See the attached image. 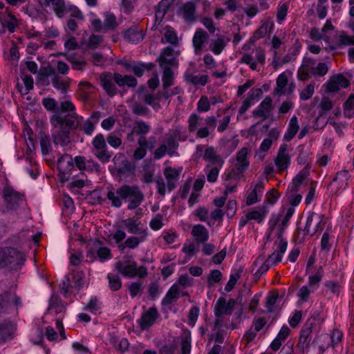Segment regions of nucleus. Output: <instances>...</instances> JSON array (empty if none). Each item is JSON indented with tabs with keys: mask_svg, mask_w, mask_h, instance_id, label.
Returning <instances> with one entry per match:
<instances>
[{
	"mask_svg": "<svg viewBox=\"0 0 354 354\" xmlns=\"http://www.w3.org/2000/svg\"><path fill=\"white\" fill-rule=\"evenodd\" d=\"M79 117L76 113L62 117L55 114L50 118L53 126L52 138L55 145L65 147L71 143V130L79 127Z\"/></svg>",
	"mask_w": 354,
	"mask_h": 354,
	"instance_id": "f257e3e1",
	"label": "nucleus"
},
{
	"mask_svg": "<svg viewBox=\"0 0 354 354\" xmlns=\"http://www.w3.org/2000/svg\"><path fill=\"white\" fill-rule=\"evenodd\" d=\"M121 227L129 234H134L128 237L123 243L118 245V249L123 251L126 248L133 250L141 243L147 241L149 231L147 227L133 218H128L121 221Z\"/></svg>",
	"mask_w": 354,
	"mask_h": 354,
	"instance_id": "f03ea898",
	"label": "nucleus"
},
{
	"mask_svg": "<svg viewBox=\"0 0 354 354\" xmlns=\"http://www.w3.org/2000/svg\"><path fill=\"white\" fill-rule=\"evenodd\" d=\"M203 118L196 113H192L188 118V131L189 133H195L196 138H206L210 135V129L214 130L216 126V118L211 115L206 117L205 125L201 127Z\"/></svg>",
	"mask_w": 354,
	"mask_h": 354,
	"instance_id": "7ed1b4c3",
	"label": "nucleus"
},
{
	"mask_svg": "<svg viewBox=\"0 0 354 354\" xmlns=\"http://www.w3.org/2000/svg\"><path fill=\"white\" fill-rule=\"evenodd\" d=\"M115 270L123 277L134 279H144L148 274L147 268L144 266H138L137 262L132 256H124L115 263Z\"/></svg>",
	"mask_w": 354,
	"mask_h": 354,
	"instance_id": "20e7f679",
	"label": "nucleus"
},
{
	"mask_svg": "<svg viewBox=\"0 0 354 354\" xmlns=\"http://www.w3.org/2000/svg\"><path fill=\"white\" fill-rule=\"evenodd\" d=\"M25 258L22 252L14 248H0V269L8 267L17 269L24 263Z\"/></svg>",
	"mask_w": 354,
	"mask_h": 354,
	"instance_id": "39448f33",
	"label": "nucleus"
},
{
	"mask_svg": "<svg viewBox=\"0 0 354 354\" xmlns=\"http://www.w3.org/2000/svg\"><path fill=\"white\" fill-rule=\"evenodd\" d=\"M180 171L172 167H167L164 171L167 183L162 177H158L156 180L157 189L158 194L164 196L166 194V190L171 192L176 187V183L180 178Z\"/></svg>",
	"mask_w": 354,
	"mask_h": 354,
	"instance_id": "423d86ee",
	"label": "nucleus"
},
{
	"mask_svg": "<svg viewBox=\"0 0 354 354\" xmlns=\"http://www.w3.org/2000/svg\"><path fill=\"white\" fill-rule=\"evenodd\" d=\"M248 149L246 147L241 148L236 153V163L230 171L225 174V180L231 179L238 180L240 176L248 169L250 162L248 159Z\"/></svg>",
	"mask_w": 354,
	"mask_h": 354,
	"instance_id": "0eeeda50",
	"label": "nucleus"
},
{
	"mask_svg": "<svg viewBox=\"0 0 354 354\" xmlns=\"http://www.w3.org/2000/svg\"><path fill=\"white\" fill-rule=\"evenodd\" d=\"M178 133V131H174L166 135L165 142L160 145L154 152V158L156 159H160L166 154L172 156L176 153L179 147L178 142L177 141Z\"/></svg>",
	"mask_w": 354,
	"mask_h": 354,
	"instance_id": "6e6552de",
	"label": "nucleus"
},
{
	"mask_svg": "<svg viewBox=\"0 0 354 354\" xmlns=\"http://www.w3.org/2000/svg\"><path fill=\"white\" fill-rule=\"evenodd\" d=\"M327 222V218L323 214L311 212L307 218L305 232L306 235L313 236L317 232H322Z\"/></svg>",
	"mask_w": 354,
	"mask_h": 354,
	"instance_id": "1a4fd4ad",
	"label": "nucleus"
},
{
	"mask_svg": "<svg viewBox=\"0 0 354 354\" xmlns=\"http://www.w3.org/2000/svg\"><path fill=\"white\" fill-rule=\"evenodd\" d=\"M92 145L93 153L98 160L104 163L110 160L111 154L107 150L106 140L102 134L99 133L95 136Z\"/></svg>",
	"mask_w": 354,
	"mask_h": 354,
	"instance_id": "9d476101",
	"label": "nucleus"
},
{
	"mask_svg": "<svg viewBox=\"0 0 354 354\" xmlns=\"http://www.w3.org/2000/svg\"><path fill=\"white\" fill-rule=\"evenodd\" d=\"M342 338L343 333L338 329H334L330 335H322L319 339L324 343L319 347L322 353L330 347L335 348L341 344Z\"/></svg>",
	"mask_w": 354,
	"mask_h": 354,
	"instance_id": "9b49d317",
	"label": "nucleus"
},
{
	"mask_svg": "<svg viewBox=\"0 0 354 354\" xmlns=\"http://www.w3.org/2000/svg\"><path fill=\"white\" fill-rule=\"evenodd\" d=\"M126 195L129 209H135L144 200V194L137 185H126Z\"/></svg>",
	"mask_w": 354,
	"mask_h": 354,
	"instance_id": "f8f14e48",
	"label": "nucleus"
},
{
	"mask_svg": "<svg viewBox=\"0 0 354 354\" xmlns=\"http://www.w3.org/2000/svg\"><path fill=\"white\" fill-rule=\"evenodd\" d=\"M315 319L313 318L308 319L301 330L297 347L299 348L303 351L308 349L310 346L312 339V328L315 324Z\"/></svg>",
	"mask_w": 354,
	"mask_h": 354,
	"instance_id": "ddd939ff",
	"label": "nucleus"
},
{
	"mask_svg": "<svg viewBox=\"0 0 354 354\" xmlns=\"http://www.w3.org/2000/svg\"><path fill=\"white\" fill-rule=\"evenodd\" d=\"M3 192L7 206L11 209H16L24 201V196L10 187H6Z\"/></svg>",
	"mask_w": 354,
	"mask_h": 354,
	"instance_id": "4468645a",
	"label": "nucleus"
},
{
	"mask_svg": "<svg viewBox=\"0 0 354 354\" xmlns=\"http://www.w3.org/2000/svg\"><path fill=\"white\" fill-rule=\"evenodd\" d=\"M236 304L234 299H230L228 301L224 297H219L214 306V315L216 317H220L224 315H231Z\"/></svg>",
	"mask_w": 354,
	"mask_h": 354,
	"instance_id": "2eb2a0df",
	"label": "nucleus"
},
{
	"mask_svg": "<svg viewBox=\"0 0 354 354\" xmlns=\"http://www.w3.org/2000/svg\"><path fill=\"white\" fill-rule=\"evenodd\" d=\"M19 23L17 18L7 10L0 12V32L4 33L8 29L14 32Z\"/></svg>",
	"mask_w": 354,
	"mask_h": 354,
	"instance_id": "dca6fc26",
	"label": "nucleus"
},
{
	"mask_svg": "<svg viewBox=\"0 0 354 354\" xmlns=\"http://www.w3.org/2000/svg\"><path fill=\"white\" fill-rule=\"evenodd\" d=\"M106 197L111 201L112 206L120 207L122 204V201L127 200L126 185L118 189L108 188Z\"/></svg>",
	"mask_w": 354,
	"mask_h": 354,
	"instance_id": "f3484780",
	"label": "nucleus"
},
{
	"mask_svg": "<svg viewBox=\"0 0 354 354\" xmlns=\"http://www.w3.org/2000/svg\"><path fill=\"white\" fill-rule=\"evenodd\" d=\"M287 245L288 243L285 239H277L274 244V251L267 259L268 263H270L272 266H274L280 262L282 259V254L286 251Z\"/></svg>",
	"mask_w": 354,
	"mask_h": 354,
	"instance_id": "a211bd4d",
	"label": "nucleus"
},
{
	"mask_svg": "<svg viewBox=\"0 0 354 354\" xmlns=\"http://www.w3.org/2000/svg\"><path fill=\"white\" fill-rule=\"evenodd\" d=\"M274 162L279 171H282L288 169L290 164V156L288 153L287 144H282L280 146Z\"/></svg>",
	"mask_w": 354,
	"mask_h": 354,
	"instance_id": "6ab92c4d",
	"label": "nucleus"
},
{
	"mask_svg": "<svg viewBox=\"0 0 354 354\" xmlns=\"http://www.w3.org/2000/svg\"><path fill=\"white\" fill-rule=\"evenodd\" d=\"M350 82L342 74H337L331 77L326 84V92H337L341 88H347Z\"/></svg>",
	"mask_w": 354,
	"mask_h": 354,
	"instance_id": "aec40b11",
	"label": "nucleus"
},
{
	"mask_svg": "<svg viewBox=\"0 0 354 354\" xmlns=\"http://www.w3.org/2000/svg\"><path fill=\"white\" fill-rule=\"evenodd\" d=\"M158 316V310L154 307L149 308L142 313L138 320L140 328L142 330L149 328L156 322Z\"/></svg>",
	"mask_w": 354,
	"mask_h": 354,
	"instance_id": "412c9836",
	"label": "nucleus"
},
{
	"mask_svg": "<svg viewBox=\"0 0 354 354\" xmlns=\"http://www.w3.org/2000/svg\"><path fill=\"white\" fill-rule=\"evenodd\" d=\"M145 34L138 25L133 24L124 32V39L131 44H138L142 41Z\"/></svg>",
	"mask_w": 354,
	"mask_h": 354,
	"instance_id": "4be33fe9",
	"label": "nucleus"
},
{
	"mask_svg": "<svg viewBox=\"0 0 354 354\" xmlns=\"http://www.w3.org/2000/svg\"><path fill=\"white\" fill-rule=\"evenodd\" d=\"M174 50L171 46H167L162 49L160 54L158 61L160 67L169 66H177L178 60L174 54Z\"/></svg>",
	"mask_w": 354,
	"mask_h": 354,
	"instance_id": "5701e85b",
	"label": "nucleus"
},
{
	"mask_svg": "<svg viewBox=\"0 0 354 354\" xmlns=\"http://www.w3.org/2000/svg\"><path fill=\"white\" fill-rule=\"evenodd\" d=\"M74 163L72 156L69 154L62 155L57 160V169L60 174L63 175V178L67 179L68 175L73 168Z\"/></svg>",
	"mask_w": 354,
	"mask_h": 354,
	"instance_id": "b1692460",
	"label": "nucleus"
},
{
	"mask_svg": "<svg viewBox=\"0 0 354 354\" xmlns=\"http://www.w3.org/2000/svg\"><path fill=\"white\" fill-rule=\"evenodd\" d=\"M102 86L109 96H113L117 93V88L114 84L113 75L111 73H104L100 76Z\"/></svg>",
	"mask_w": 354,
	"mask_h": 354,
	"instance_id": "393cba45",
	"label": "nucleus"
},
{
	"mask_svg": "<svg viewBox=\"0 0 354 354\" xmlns=\"http://www.w3.org/2000/svg\"><path fill=\"white\" fill-rule=\"evenodd\" d=\"M203 158L205 161L209 162L213 165L219 166V167H222L224 162L223 159L218 154L214 147L211 146L206 147L203 155Z\"/></svg>",
	"mask_w": 354,
	"mask_h": 354,
	"instance_id": "a878e982",
	"label": "nucleus"
},
{
	"mask_svg": "<svg viewBox=\"0 0 354 354\" xmlns=\"http://www.w3.org/2000/svg\"><path fill=\"white\" fill-rule=\"evenodd\" d=\"M208 39V34L205 30L201 28H198L196 30L192 39V43L196 54L201 53L203 46L207 42Z\"/></svg>",
	"mask_w": 354,
	"mask_h": 354,
	"instance_id": "bb28decb",
	"label": "nucleus"
},
{
	"mask_svg": "<svg viewBox=\"0 0 354 354\" xmlns=\"http://www.w3.org/2000/svg\"><path fill=\"white\" fill-rule=\"evenodd\" d=\"M11 304L17 307L21 306V302L20 297L11 291H6L3 294L0 295L1 308L6 307Z\"/></svg>",
	"mask_w": 354,
	"mask_h": 354,
	"instance_id": "cd10ccee",
	"label": "nucleus"
},
{
	"mask_svg": "<svg viewBox=\"0 0 354 354\" xmlns=\"http://www.w3.org/2000/svg\"><path fill=\"white\" fill-rule=\"evenodd\" d=\"M40 4L45 6H51L59 17H62L67 11L64 0H42Z\"/></svg>",
	"mask_w": 354,
	"mask_h": 354,
	"instance_id": "c85d7f7f",
	"label": "nucleus"
},
{
	"mask_svg": "<svg viewBox=\"0 0 354 354\" xmlns=\"http://www.w3.org/2000/svg\"><path fill=\"white\" fill-rule=\"evenodd\" d=\"M186 292H183L180 289L179 286L176 284L173 285L169 290L167 291L166 295L162 300V306H169L173 303V301L180 297V295H185Z\"/></svg>",
	"mask_w": 354,
	"mask_h": 354,
	"instance_id": "c756f323",
	"label": "nucleus"
},
{
	"mask_svg": "<svg viewBox=\"0 0 354 354\" xmlns=\"http://www.w3.org/2000/svg\"><path fill=\"white\" fill-rule=\"evenodd\" d=\"M151 130V127L149 124L143 120H137L134 122V126L131 132L127 136V140L132 141L133 139L132 136L136 134L138 136H145Z\"/></svg>",
	"mask_w": 354,
	"mask_h": 354,
	"instance_id": "7c9ffc66",
	"label": "nucleus"
},
{
	"mask_svg": "<svg viewBox=\"0 0 354 354\" xmlns=\"http://www.w3.org/2000/svg\"><path fill=\"white\" fill-rule=\"evenodd\" d=\"M192 234L198 243H205L209 238L208 230L205 226L198 224L193 226Z\"/></svg>",
	"mask_w": 354,
	"mask_h": 354,
	"instance_id": "2f4dec72",
	"label": "nucleus"
},
{
	"mask_svg": "<svg viewBox=\"0 0 354 354\" xmlns=\"http://www.w3.org/2000/svg\"><path fill=\"white\" fill-rule=\"evenodd\" d=\"M309 174L308 169L306 168L301 170L298 174L293 178L291 183L288 187V190L290 193H295L299 190V187Z\"/></svg>",
	"mask_w": 354,
	"mask_h": 354,
	"instance_id": "473e14b6",
	"label": "nucleus"
},
{
	"mask_svg": "<svg viewBox=\"0 0 354 354\" xmlns=\"http://www.w3.org/2000/svg\"><path fill=\"white\" fill-rule=\"evenodd\" d=\"M114 82L119 86H127L128 87L134 88L136 86L137 80L131 75L122 76L120 73H115L113 74Z\"/></svg>",
	"mask_w": 354,
	"mask_h": 354,
	"instance_id": "72a5a7b5",
	"label": "nucleus"
},
{
	"mask_svg": "<svg viewBox=\"0 0 354 354\" xmlns=\"http://www.w3.org/2000/svg\"><path fill=\"white\" fill-rule=\"evenodd\" d=\"M183 19L187 22L196 20V6L193 2L185 3L180 8Z\"/></svg>",
	"mask_w": 354,
	"mask_h": 354,
	"instance_id": "f704fd0d",
	"label": "nucleus"
},
{
	"mask_svg": "<svg viewBox=\"0 0 354 354\" xmlns=\"http://www.w3.org/2000/svg\"><path fill=\"white\" fill-rule=\"evenodd\" d=\"M268 208L266 205H262L258 207L256 209L249 211L247 214L249 217L250 221L254 220L259 223H261L266 218L268 214Z\"/></svg>",
	"mask_w": 354,
	"mask_h": 354,
	"instance_id": "c9c22d12",
	"label": "nucleus"
},
{
	"mask_svg": "<svg viewBox=\"0 0 354 354\" xmlns=\"http://www.w3.org/2000/svg\"><path fill=\"white\" fill-rule=\"evenodd\" d=\"M185 77L187 82L193 85L205 86L209 80V76L207 75H196L189 70L185 72Z\"/></svg>",
	"mask_w": 354,
	"mask_h": 354,
	"instance_id": "e433bc0d",
	"label": "nucleus"
},
{
	"mask_svg": "<svg viewBox=\"0 0 354 354\" xmlns=\"http://www.w3.org/2000/svg\"><path fill=\"white\" fill-rule=\"evenodd\" d=\"M230 39L225 40L223 36H218L216 39L212 41L209 46V50L213 52L214 55H218L225 48L227 41Z\"/></svg>",
	"mask_w": 354,
	"mask_h": 354,
	"instance_id": "4c0bfd02",
	"label": "nucleus"
},
{
	"mask_svg": "<svg viewBox=\"0 0 354 354\" xmlns=\"http://www.w3.org/2000/svg\"><path fill=\"white\" fill-rule=\"evenodd\" d=\"M97 122L98 117L97 116V113H94L89 118L83 122L80 127V129L83 131L86 135L91 136L93 133L95 129V126Z\"/></svg>",
	"mask_w": 354,
	"mask_h": 354,
	"instance_id": "58836bf2",
	"label": "nucleus"
},
{
	"mask_svg": "<svg viewBox=\"0 0 354 354\" xmlns=\"http://www.w3.org/2000/svg\"><path fill=\"white\" fill-rule=\"evenodd\" d=\"M288 77L282 73L277 79V86L274 90L275 95L281 96L286 94V87L288 84Z\"/></svg>",
	"mask_w": 354,
	"mask_h": 354,
	"instance_id": "ea45409f",
	"label": "nucleus"
},
{
	"mask_svg": "<svg viewBox=\"0 0 354 354\" xmlns=\"http://www.w3.org/2000/svg\"><path fill=\"white\" fill-rule=\"evenodd\" d=\"M66 57V59L72 64V67L75 70L84 71L86 65V62L84 59H79L75 54L66 55L62 53Z\"/></svg>",
	"mask_w": 354,
	"mask_h": 354,
	"instance_id": "a19ab883",
	"label": "nucleus"
},
{
	"mask_svg": "<svg viewBox=\"0 0 354 354\" xmlns=\"http://www.w3.org/2000/svg\"><path fill=\"white\" fill-rule=\"evenodd\" d=\"M131 111L138 116H147L150 110L140 102H133L129 106Z\"/></svg>",
	"mask_w": 354,
	"mask_h": 354,
	"instance_id": "79ce46f5",
	"label": "nucleus"
},
{
	"mask_svg": "<svg viewBox=\"0 0 354 354\" xmlns=\"http://www.w3.org/2000/svg\"><path fill=\"white\" fill-rule=\"evenodd\" d=\"M102 242L96 241L97 249V257L101 262H104L106 260L111 259L112 257L111 250L107 247H102Z\"/></svg>",
	"mask_w": 354,
	"mask_h": 354,
	"instance_id": "37998d69",
	"label": "nucleus"
},
{
	"mask_svg": "<svg viewBox=\"0 0 354 354\" xmlns=\"http://www.w3.org/2000/svg\"><path fill=\"white\" fill-rule=\"evenodd\" d=\"M171 3L162 0L156 8V20L162 21L168 9L171 6Z\"/></svg>",
	"mask_w": 354,
	"mask_h": 354,
	"instance_id": "c03bdc74",
	"label": "nucleus"
},
{
	"mask_svg": "<svg viewBox=\"0 0 354 354\" xmlns=\"http://www.w3.org/2000/svg\"><path fill=\"white\" fill-rule=\"evenodd\" d=\"M163 75L162 77L163 86L165 88L171 86L174 82V72L169 66L162 67Z\"/></svg>",
	"mask_w": 354,
	"mask_h": 354,
	"instance_id": "a18cd8bd",
	"label": "nucleus"
},
{
	"mask_svg": "<svg viewBox=\"0 0 354 354\" xmlns=\"http://www.w3.org/2000/svg\"><path fill=\"white\" fill-rule=\"evenodd\" d=\"M80 88V96L82 100L87 101L89 97L92 85L90 82L86 81L80 82L78 84Z\"/></svg>",
	"mask_w": 354,
	"mask_h": 354,
	"instance_id": "49530a36",
	"label": "nucleus"
},
{
	"mask_svg": "<svg viewBox=\"0 0 354 354\" xmlns=\"http://www.w3.org/2000/svg\"><path fill=\"white\" fill-rule=\"evenodd\" d=\"M344 115L346 118L354 117V94H351L344 103Z\"/></svg>",
	"mask_w": 354,
	"mask_h": 354,
	"instance_id": "de8ad7c7",
	"label": "nucleus"
},
{
	"mask_svg": "<svg viewBox=\"0 0 354 354\" xmlns=\"http://www.w3.org/2000/svg\"><path fill=\"white\" fill-rule=\"evenodd\" d=\"M153 64L152 63L144 64L140 63L136 65H133L131 67V71L133 73L138 77H142L144 74V72L147 70L149 71L153 67Z\"/></svg>",
	"mask_w": 354,
	"mask_h": 354,
	"instance_id": "09e8293b",
	"label": "nucleus"
},
{
	"mask_svg": "<svg viewBox=\"0 0 354 354\" xmlns=\"http://www.w3.org/2000/svg\"><path fill=\"white\" fill-rule=\"evenodd\" d=\"M107 279L109 280V286L112 291H117L122 287V281L120 277L113 274H108Z\"/></svg>",
	"mask_w": 354,
	"mask_h": 354,
	"instance_id": "8fccbe9b",
	"label": "nucleus"
},
{
	"mask_svg": "<svg viewBox=\"0 0 354 354\" xmlns=\"http://www.w3.org/2000/svg\"><path fill=\"white\" fill-rule=\"evenodd\" d=\"M348 179V172L346 170L337 173L336 176L333 179V183H337L340 188L345 189L347 186Z\"/></svg>",
	"mask_w": 354,
	"mask_h": 354,
	"instance_id": "3c124183",
	"label": "nucleus"
},
{
	"mask_svg": "<svg viewBox=\"0 0 354 354\" xmlns=\"http://www.w3.org/2000/svg\"><path fill=\"white\" fill-rule=\"evenodd\" d=\"M270 26L268 23L263 24L258 30H257L253 36L250 38V41L254 42L266 35Z\"/></svg>",
	"mask_w": 354,
	"mask_h": 354,
	"instance_id": "603ef678",
	"label": "nucleus"
},
{
	"mask_svg": "<svg viewBox=\"0 0 354 354\" xmlns=\"http://www.w3.org/2000/svg\"><path fill=\"white\" fill-rule=\"evenodd\" d=\"M142 101L144 102L146 104L151 106L153 109H158L160 108L158 100L153 93H145L143 95Z\"/></svg>",
	"mask_w": 354,
	"mask_h": 354,
	"instance_id": "864d4df0",
	"label": "nucleus"
},
{
	"mask_svg": "<svg viewBox=\"0 0 354 354\" xmlns=\"http://www.w3.org/2000/svg\"><path fill=\"white\" fill-rule=\"evenodd\" d=\"M133 166L127 160L122 161L121 165L118 166L117 171L121 175L128 176L133 172Z\"/></svg>",
	"mask_w": 354,
	"mask_h": 354,
	"instance_id": "5fc2aeb1",
	"label": "nucleus"
},
{
	"mask_svg": "<svg viewBox=\"0 0 354 354\" xmlns=\"http://www.w3.org/2000/svg\"><path fill=\"white\" fill-rule=\"evenodd\" d=\"M338 46H354V36H350L344 31L341 32L338 37Z\"/></svg>",
	"mask_w": 354,
	"mask_h": 354,
	"instance_id": "6e6d98bb",
	"label": "nucleus"
},
{
	"mask_svg": "<svg viewBox=\"0 0 354 354\" xmlns=\"http://www.w3.org/2000/svg\"><path fill=\"white\" fill-rule=\"evenodd\" d=\"M209 166L207 165L205 168V170L207 172V180L209 183H215L217 180L219 171L221 167H219V166L214 165V167H212L210 169Z\"/></svg>",
	"mask_w": 354,
	"mask_h": 354,
	"instance_id": "4d7b16f0",
	"label": "nucleus"
},
{
	"mask_svg": "<svg viewBox=\"0 0 354 354\" xmlns=\"http://www.w3.org/2000/svg\"><path fill=\"white\" fill-rule=\"evenodd\" d=\"M326 292H330L334 295H338L341 290V285L338 281L333 280L326 281L324 283Z\"/></svg>",
	"mask_w": 354,
	"mask_h": 354,
	"instance_id": "13d9d810",
	"label": "nucleus"
},
{
	"mask_svg": "<svg viewBox=\"0 0 354 354\" xmlns=\"http://www.w3.org/2000/svg\"><path fill=\"white\" fill-rule=\"evenodd\" d=\"M40 146L43 154H48L52 150L50 138L45 134L40 135Z\"/></svg>",
	"mask_w": 354,
	"mask_h": 354,
	"instance_id": "bf43d9fd",
	"label": "nucleus"
},
{
	"mask_svg": "<svg viewBox=\"0 0 354 354\" xmlns=\"http://www.w3.org/2000/svg\"><path fill=\"white\" fill-rule=\"evenodd\" d=\"M52 84L53 86L62 91V93H66L67 92L68 84L66 81L61 79L60 77L55 75L52 79Z\"/></svg>",
	"mask_w": 354,
	"mask_h": 354,
	"instance_id": "052dcab7",
	"label": "nucleus"
},
{
	"mask_svg": "<svg viewBox=\"0 0 354 354\" xmlns=\"http://www.w3.org/2000/svg\"><path fill=\"white\" fill-rule=\"evenodd\" d=\"M315 82L310 83L299 93V97L301 100L306 101L309 100L315 93Z\"/></svg>",
	"mask_w": 354,
	"mask_h": 354,
	"instance_id": "680f3d73",
	"label": "nucleus"
},
{
	"mask_svg": "<svg viewBox=\"0 0 354 354\" xmlns=\"http://www.w3.org/2000/svg\"><path fill=\"white\" fill-rule=\"evenodd\" d=\"M118 26L116 17L111 13H106L104 21V28L107 30H114Z\"/></svg>",
	"mask_w": 354,
	"mask_h": 354,
	"instance_id": "e2e57ef3",
	"label": "nucleus"
},
{
	"mask_svg": "<svg viewBox=\"0 0 354 354\" xmlns=\"http://www.w3.org/2000/svg\"><path fill=\"white\" fill-rule=\"evenodd\" d=\"M252 59L253 57L250 54L245 53L241 58L240 63L249 65L250 69L252 71H259L260 69L258 68L259 63L256 61L252 62Z\"/></svg>",
	"mask_w": 354,
	"mask_h": 354,
	"instance_id": "0e129e2a",
	"label": "nucleus"
},
{
	"mask_svg": "<svg viewBox=\"0 0 354 354\" xmlns=\"http://www.w3.org/2000/svg\"><path fill=\"white\" fill-rule=\"evenodd\" d=\"M164 37L167 42L171 44L176 45L178 42L177 34L171 27H167Z\"/></svg>",
	"mask_w": 354,
	"mask_h": 354,
	"instance_id": "69168bd1",
	"label": "nucleus"
},
{
	"mask_svg": "<svg viewBox=\"0 0 354 354\" xmlns=\"http://www.w3.org/2000/svg\"><path fill=\"white\" fill-rule=\"evenodd\" d=\"M222 279V273L218 270H213L207 276V283L209 286H214Z\"/></svg>",
	"mask_w": 354,
	"mask_h": 354,
	"instance_id": "338daca9",
	"label": "nucleus"
},
{
	"mask_svg": "<svg viewBox=\"0 0 354 354\" xmlns=\"http://www.w3.org/2000/svg\"><path fill=\"white\" fill-rule=\"evenodd\" d=\"M210 102L205 95L201 96L197 103V111L200 113L207 112L210 110Z\"/></svg>",
	"mask_w": 354,
	"mask_h": 354,
	"instance_id": "774afa93",
	"label": "nucleus"
}]
</instances>
